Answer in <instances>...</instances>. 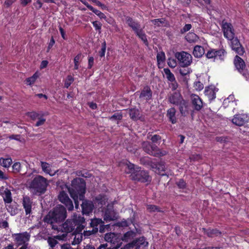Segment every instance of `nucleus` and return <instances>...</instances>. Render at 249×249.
Masks as SVG:
<instances>
[{"instance_id": "nucleus-1", "label": "nucleus", "mask_w": 249, "mask_h": 249, "mask_svg": "<svg viewBox=\"0 0 249 249\" xmlns=\"http://www.w3.org/2000/svg\"><path fill=\"white\" fill-rule=\"evenodd\" d=\"M85 219L82 215L73 213L71 219H68L64 223H61L58 225L57 229L53 230L64 232L66 236V233L72 231L75 226L76 231H81L85 228Z\"/></svg>"}, {"instance_id": "nucleus-2", "label": "nucleus", "mask_w": 249, "mask_h": 249, "mask_svg": "<svg viewBox=\"0 0 249 249\" xmlns=\"http://www.w3.org/2000/svg\"><path fill=\"white\" fill-rule=\"evenodd\" d=\"M65 208L61 205H57L44 217L43 221L50 225L53 230L57 229L58 225L62 223L67 217Z\"/></svg>"}, {"instance_id": "nucleus-3", "label": "nucleus", "mask_w": 249, "mask_h": 249, "mask_svg": "<svg viewBox=\"0 0 249 249\" xmlns=\"http://www.w3.org/2000/svg\"><path fill=\"white\" fill-rule=\"evenodd\" d=\"M74 201L75 208H78V200H83L86 192V182L84 179L76 178L71 181V186H66Z\"/></svg>"}, {"instance_id": "nucleus-4", "label": "nucleus", "mask_w": 249, "mask_h": 249, "mask_svg": "<svg viewBox=\"0 0 249 249\" xmlns=\"http://www.w3.org/2000/svg\"><path fill=\"white\" fill-rule=\"evenodd\" d=\"M127 169L125 172L130 174V178L132 180L146 182L151 180V177L148 173L144 170H141V167L129 162L126 164Z\"/></svg>"}, {"instance_id": "nucleus-5", "label": "nucleus", "mask_w": 249, "mask_h": 249, "mask_svg": "<svg viewBox=\"0 0 249 249\" xmlns=\"http://www.w3.org/2000/svg\"><path fill=\"white\" fill-rule=\"evenodd\" d=\"M48 182L47 179L40 175H37L29 183V188L31 192L35 194H44L46 190Z\"/></svg>"}, {"instance_id": "nucleus-6", "label": "nucleus", "mask_w": 249, "mask_h": 249, "mask_svg": "<svg viewBox=\"0 0 249 249\" xmlns=\"http://www.w3.org/2000/svg\"><path fill=\"white\" fill-rule=\"evenodd\" d=\"M175 57L178 61L180 65L182 67L190 66L192 62V55L185 52L176 53Z\"/></svg>"}, {"instance_id": "nucleus-7", "label": "nucleus", "mask_w": 249, "mask_h": 249, "mask_svg": "<svg viewBox=\"0 0 249 249\" xmlns=\"http://www.w3.org/2000/svg\"><path fill=\"white\" fill-rule=\"evenodd\" d=\"M143 150L147 154L155 156L158 157L165 155V152L162 153L158 147L155 145H151L148 142H144L142 143Z\"/></svg>"}, {"instance_id": "nucleus-8", "label": "nucleus", "mask_w": 249, "mask_h": 249, "mask_svg": "<svg viewBox=\"0 0 249 249\" xmlns=\"http://www.w3.org/2000/svg\"><path fill=\"white\" fill-rule=\"evenodd\" d=\"M233 62L238 71L244 77L247 78L249 76V71L246 69V64L243 59L239 56L236 55Z\"/></svg>"}, {"instance_id": "nucleus-9", "label": "nucleus", "mask_w": 249, "mask_h": 249, "mask_svg": "<svg viewBox=\"0 0 249 249\" xmlns=\"http://www.w3.org/2000/svg\"><path fill=\"white\" fill-rule=\"evenodd\" d=\"M105 240L111 244V246L107 248H113L118 246L119 248L121 245L122 242L118 235L113 232L107 233L105 235Z\"/></svg>"}, {"instance_id": "nucleus-10", "label": "nucleus", "mask_w": 249, "mask_h": 249, "mask_svg": "<svg viewBox=\"0 0 249 249\" xmlns=\"http://www.w3.org/2000/svg\"><path fill=\"white\" fill-rule=\"evenodd\" d=\"M222 29L225 38L228 40L233 39L234 37V31L231 24L223 21Z\"/></svg>"}, {"instance_id": "nucleus-11", "label": "nucleus", "mask_w": 249, "mask_h": 249, "mask_svg": "<svg viewBox=\"0 0 249 249\" xmlns=\"http://www.w3.org/2000/svg\"><path fill=\"white\" fill-rule=\"evenodd\" d=\"M249 117L246 114H236L231 119L232 123L236 125L241 126L248 123Z\"/></svg>"}, {"instance_id": "nucleus-12", "label": "nucleus", "mask_w": 249, "mask_h": 249, "mask_svg": "<svg viewBox=\"0 0 249 249\" xmlns=\"http://www.w3.org/2000/svg\"><path fill=\"white\" fill-rule=\"evenodd\" d=\"M58 199L61 203L65 205L69 211H71L73 209L72 201L64 191H62L60 192L58 195Z\"/></svg>"}, {"instance_id": "nucleus-13", "label": "nucleus", "mask_w": 249, "mask_h": 249, "mask_svg": "<svg viewBox=\"0 0 249 249\" xmlns=\"http://www.w3.org/2000/svg\"><path fill=\"white\" fill-rule=\"evenodd\" d=\"M231 46L233 51L240 55H242L245 53V50L241 44L239 39L237 38H233L231 40Z\"/></svg>"}, {"instance_id": "nucleus-14", "label": "nucleus", "mask_w": 249, "mask_h": 249, "mask_svg": "<svg viewBox=\"0 0 249 249\" xmlns=\"http://www.w3.org/2000/svg\"><path fill=\"white\" fill-rule=\"evenodd\" d=\"M22 205L25 210V214L26 215H30L31 213H32L33 202L29 196H25L23 197Z\"/></svg>"}, {"instance_id": "nucleus-15", "label": "nucleus", "mask_w": 249, "mask_h": 249, "mask_svg": "<svg viewBox=\"0 0 249 249\" xmlns=\"http://www.w3.org/2000/svg\"><path fill=\"white\" fill-rule=\"evenodd\" d=\"M15 240L18 246L26 244L25 243L29 241L30 234L27 232H24L15 234Z\"/></svg>"}, {"instance_id": "nucleus-16", "label": "nucleus", "mask_w": 249, "mask_h": 249, "mask_svg": "<svg viewBox=\"0 0 249 249\" xmlns=\"http://www.w3.org/2000/svg\"><path fill=\"white\" fill-rule=\"evenodd\" d=\"M168 99L171 104L176 106L179 105L184 100L180 93L176 91L169 95Z\"/></svg>"}, {"instance_id": "nucleus-17", "label": "nucleus", "mask_w": 249, "mask_h": 249, "mask_svg": "<svg viewBox=\"0 0 249 249\" xmlns=\"http://www.w3.org/2000/svg\"><path fill=\"white\" fill-rule=\"evenodd\" d=\"M192 104L196 110L199 111L203 107V102L201 98L196 94H192L191 96Z\"/></svg>"}, {"instance_id": "nucleus-18", "label": "nucleus", "mask_w": 249, "mask_h": 249, "mask_svg": "<svg viewBox=\"0 0 249 249\" xmlns=\"http://www.w3.org/2000/svg\"><path fill=\"white\" fill-rule=\"evenodd\" d=\"M81 207L82 208V213L83 214H89L92 212L94 208V205L91 201H83Z\"/></svg>"}, {"instance_id": "nucleus-19", "label": "nucleus", "mask_w": 249, "mask_h": 249, "mask_svg": "<svg viewBox=\"0 0 249 249\" xmlns=\"http://www.w3.org/2000/svg\"><path fill=\"white\" fill-rule=\"evenodd\" d=\"M1 195L5 204H9L12 203L13 198L11 190L9 189L5 188L1 193Z\"/></svg>"}, {"instance_id": "nucleus-20", "label": "nucleus", "mask_w": 249, "mask_h": 249, "mask_svg": "<svg viewBox=\"0 0 249 249\" xmlns=\"http://www.w3.org/2000/svg\"><path fill=\"white\" fill-rule=\"evenodd\" d=\"M204 93L209 101H212L216 97V90L213 87H208L206 88Z\"/></svg>"}, {"instance_id": "nucleus-21", "label": "nucleus", "mask_w": 249, "mask_h": 249, "mask_svg": "<svg viewBox=\"0 0 249 249\" xmlns=\"http://www.w3.org/2000/svg\"><path fill=\"white\" fill-rule=\"evenodd\" d=\"M177 106H178L180 113L182 116H186L189 114L188 104L185 100H183L179 105H178Z\"/></svg>"}, {"instance_id": "nucleus-22", "label": "nucleus", "mask_w": 249, "mask_h": 249, "mask_svg": "<svg viewBox=\"0 0 249 249\" xmlns=\"http://www.w3.org/2000/svg\"><path fill=\"white\" fill-rule=\"evenodd\" d=\"M80 1L85 5L87 6V7L92 11L94 14H95L96 15H97L101 19H106V16L105 15L101 12V11L95 9L92 6L89 5L86 1H85L84 0H80Z\"/></svg>"}, {"instance_id": "nucleus-23", "label": "nucleus", "mask_w": 249, "mask_h": 249, "mask_svg": "<svg viewBox=\"0 0 249 249\" xmlns=\"http://www.w3.org/2000/svg\"><path fill=\"white\" fill-rule=\"evenodd\" d=\"M152 97V91L148 87H145L142 91L140 98L146 101L150 100Z\"/></svg>"}, {"instance_id": "nucleus-24", "label": "nucleus", "mask_w": 249, "mask_h": 249, "mask_svg": "<svg viewBox=\"0 0 249 249\" xmlns=\"http://www.w3.org/2000/svg\"><path fill=\"white\" fill-rule=\"evenodd\" d=\"M65 237V234H63L62 235H56L53 237H49L47 242L49 246L53 248L57 244V240H61Z\"/></svg>"}, {"instance_id": "nucleus-25", "label": "nucleus", "mask_w": 249, "mask_h": 249, "mask_svg": "<svg viewBox=\"0 0 249 249\" xmlns=\"http://www.w3.org/2000/svg\"><path fill=\"white\" fill-rule=\"evenodd\" d=\"M126 23L128 26L132 29L134 32H136L141 28L140 24L131 18L127 17L126 18Z\"/></svg>"}, {"instance_id": "nucleus-26", "label": "nucleus", "mask_w": 249, "mask_h": 249, "mask_svg": "<svg viewBox=\"0 0 249 249\" xmlns=\"http://www.w3.org/2000/svg\"><path fill=\"white\" fill-rule=\"evenodd\" d=\"M176 110L174 107L169 108L167 111V117L172 124H174L177 123V118L176 117Z\"/></svg>"}, {"instance_id": "nucleus-27", "label": "nucleus", "mask_w": 249, "mask_h": 249, "mask_svg": "<svg viewBox=\"0 0 249 249\" xmlns=\"http://www.w3.org/2000/svg\"><path fill=\"white\" fill-rule=\"evenodd\" d=\"M204 53L205 51L203 47L196 45L194 48L193 53L195 57L200 58L204 54Z\"/></svg>"}, {"instance_id": "nucleus-28", "label": "nucleus", "mask_w": 249, "mask_h": 249, "mask_svg": "<svg viewBox=\"0 0 249 249\" xmlns=\"http://www.w3.org/2000/svg\"><path fill=\"white\" fill-rule=\"evenodd\" d=\"M128 111L130 117L132 120L137 121L140 119V114L139 109L134 108L129 109Z\"/></svg>"}, {"instance_id": "nucleus-29", "label": "nucleus", "mask_w": 249, "mask_h": 249, "mask_svg": "<svg viewBox=\"0 0 249 249\" xmlns=\"http://www.w3.org/2000/svg\"><path fill=\"white\" fill-rule=\"evenodd\" d=\"M41 167L42 171L46 174H49L51 176H53L54 173H52L51 165L46 162L41 161Z\"/></svg>"}, {"instance_id": "nucleus-30", "label": "nucleus", "mask_w": 249, "mask_h": 249, "mask_svg": "<svg viewBox=\"0 0 249 249\" xmlns=\"http://www.w3.org/2000/svg\"><path fill=\"white\" fill-rule=\"evenodd\" d=\"M135 33L146 45H148V42L146 38V36L143 31L142 28H140L138 30L135 32Z\"/></svg>"}, {"instance_id": "nucleus-31", "label": "nucleus", "mask_w": 249, "mask_h": 249, "mask_svg": "<svg viewBox=\"0 0 249 249\" xmlns=\"http://www.w3.org/2000/svg\"><path fill=\"white\" fill-rule=\"evenodd\" d=\"M77 233H75L73 234V239L71 241V244L72 245H75L79 244L83 240V234L80 233L81 231H77Z\"/></svg>"}, {"instance_id": "nucleus-32", "label": "nucleus", "mask_w": 249, "mask_h": 249, "mask_svg": "<svg viewBox=\"0 0 249 249\" xmlns=\"http://www.w3.org/2000/svg\"><path fill=\"white\" fill-rule=\"evenodd\" d=\"M186 40L190 43H195L198 41V36L194 33L190 32L185 36Z\"/></svg>"}, {"instance_id": "nucleus-33", "label": "nucleus", "mask_w": 249, "mask_h": 249, "mask_svg": "<svg viewBox=\"0 0 249 249\" xmlns=\"http://www.w3.org/2000/svg\"><path fill=\"white\" fill-rule=\"evenodd\" d=\"M116 218L114 211L107 210L105 212L104 219L107 221H110L115 220Z\"/></svg>"}, {"instance_id": "nucleus-34", "label": "nucleus", "mask_w": 249, "mask_h": 249, "mask_svg": "<svg viewBox=\"0 0 249 249\" xmlns=\"http://www.w3.org/2000/svg\"><path fill=\"white\" fill-rule=\"evenodd\" d=\"M216 58H218L221 61H223L227 55V52L224 49H221L218 50H216Z\"/></svg>"}, {"instance_id": "nucleus-35", "label": "nucleus", "mask_w": 249, "mask_h": 249, "mask_svg": "<svg viewBox=\"0 0 249 249\" xmlns=\"http://www.w3.org/2000/svg\"><path fill=\"white\" fill-rule=\"evenodd\" d=\"M12 159L10 158L0 159V164L5 168H8L12 164Z\"/></svg>"}, {"instance_id": "nucleus-36", "label": "nucleus", "mask_w": 249, "mask_h": 249, "mask_svg": "<svg viewBox=\"0 0 249 249\" xmlns=\"http://www.w3.org/2000/svg\"><path fill=\"white\" fill-rule=\"evenodd\" d=\"M166 170L165 165L164 163L160 162L157 164V169L155 170V172L161 175H164V172Z\"/></svg>"}, {"instance_id": "nucleus-37", "label": "nucleus", "mask_w": 249, "mask_h": 249, "mask_svg": "<svg viewBox=\"0 0 249 249\" xmlns=\"http://www.w3.org/2000/svg\"><path fill=\"white\" fill-rule=\"evenodd\" d=\"M163 71L166 76L168 80L170 81H174L176 79L173 73H172L170 70L168 68H164Z\"/></svg>"}, {"instance_id": "nucleus-38", "label": "nucleus", "mask_w": 249, "mask_h": 249, "mask_svg": "<svg viewBox=\"0 0 249 249\" xmlns=\"http://www.w3.org/2000/svg\"><path fill=\"white\" fill-rule=\"evenodd\" d=\"M104 223V222L101 219L99 218H94L91 220L90 225L93 228H98V226Z\"/></svg>"}, {"instance_id": "nucleus-39", "label": "nucleus", "mask_w": 249, "mask_h": 249, "mask_svg": "<svg viewBox=\"0 0 249 249\" xmlns=\"http://www.w3.org/2000/svg\"><path fill=\"white\" fill-rule=\"evenodd\" d=\"M82 55L81 53H78L74 58V69L78 70L79 67V62L82 60Z\"/></svg>"}, {"instance_id": "nucleus-40", "label": "nucleus", "mask_w": 249, "mask_h": 249, "mask_svg": "<svg viewBox=\"0 0 249 249\" xmlns=\"http://www.w3.org/2000/svg\"><path fill=\"white\" fill-rule=\"evenodd\" d=\"M135 244L138 246H142L143 247H146L148 246V242L146 241L144 237H141L136 240Z\"/></svg>"}, {"instance_id": "nucleus-41", "label": "nucleus", "mask_w": 249, "mask_h": 249, "mask_svg": "<svg viewBox=\"0 0 249 249\" xmlns=\"http://www.w3.org/2000/svg\"><path fill=\"white\" fill-rule=\"evenodd\" d=\"M5 207L11 215H15L17 213V209L14 208L11 204H5Z\"/></svg>"}, {"instance_id": "nucleus-42", "label": "nucleus", "mask_w": 249, "mask_h": 249, "mask_svg": "<svg viewBox=\"0 0 249 249\" xmlns=\"http://www.w3.org/2000/svg\"><path fill=\"white\" fill-rule=\"evenodd\" d=\"M157 59L159 65H160L161 63H163L165 59V55L164 53L161 52L158 53L157 55Z\"/></svg>"}, {"instance_id": "nucleus-43", "label": "nucleus", "mask_w": 249, "mask_h": 249, "mask_svg": "<svg viewBox=\"0 0 249 249\" xmlns=\"http://www.w3.org/2000/svg\"><path fill=\"white\" fill-rule=\"evenodd\" d=\"M216 49H210L206 53V56L208 59H216Z\"/></svg>"}, {"instance_id": "nucleus-44", "label": "nucleus", "mask_w": 249, "mask_h": 249, "mask_svg": "<svg viewBox=\"0 0 249 249\" xmlns=\"http://www.w3.org/2000/svg\"><path fill=\"white\" fill-rule=\"evenodd\" d=\"M21 170V164L19 162H16L12 166V172L14 173H18Z\"/></svg>"}, {"instance_id": "nucleus-45", "label": "nucleus", "mask_w": 249, "mask_h": 249, "mask_svg": "<svg viewBox=\"0 0 249 249\" xmlns=\"http://www.w3.org/2000/svg\"><path fill=\"white\" fill-rule=\"evenodd\" d=\"M146 209L149 212H160V209L154 205H147Z\"/></svg>"}, {"instance_id": "nucleus-46", "label": "nucleus", "mask_w": 249, "mask_h": 249, "mask_svg": "<svg viewBox=\"0 0 249 249\" xmlns=\"http://www.w3.org/2000/svg\"><path fill=\"white\" fill-rule=\"evenodd\" d=\"M98 231V228H93L91 231L89 230L84 231V236L85 237H89L91 235L94 234L96 233Z\"/></svg>"}, {"instance_id": "nucleus-47", "label": "nucleus", "mask_w": 249, "mask_h": 249, "mask_svg": "<svg viewBox=\"0 0 249 249\" xmlns=\"http://www.w3.org/2000/svg\"><path fill=\"white\" fill-rule=\"evenodd\" d=\"M38 75L36 73H35L32 76L26 79L27 84L29 85H31L34 84L36 80Z\"/></svg>"}, {"instance_id": "nucleus-48", "label": "nucleus", "mask_w": 249, "mask_h": 249, "mask_svg": "<svg viewBox=\"0 0 249 249\" xmlns=\"http://www.w3.org/2000/svg\"><path fill=\"white\" fill-rule=\"evenodd\" d=\"M41 114H42L41 113L35 111L29 112L28 113V116L33 120L37 119L41 115Z\"/></svg>"}, {"instance_id": "nucleus-49", "label": "nucleus", "mask_w": 249, "mask_h": 249, "mask_svg": "<svg viewBox=\"0 0 249 249\" xmlns=\"http://www.w3.org/2000/svg\"><path fill=\"white\" fill-rule=\"evenodd\" d=\"M151 21L157 26H160L164 23L165 20L163 18H158L151 20Z\"/></svg>"}, {"instance_id": "nucleus-50", "label": "nucleus", "mask_w": 249, "mask_h": 249, "mask_svg": "<svg viewBox=\"0 0 249 249\" xmlns=\"http://www.w3.org/2000/svg\"><path fill=\"white\" fill-rule=\"evenodd\" d=\"M74 78L71 75H68L65 82V87L68 88L71 84L73 82Z\"/></svg>"}, {"instance_id": "nucleus-51", "label": "nucleus", "mask_w": 249, "mask_h": 249, "mask_svg": "<svg viewBox=\"0 0 249 249\" xmlns=\"http://www.w3.org/2000/svg\"><path fill=\"white\" fill-rule=\"evenodd\" d=\"M123 118V115L121 113H115L112 116H111L110 118V120H121Z\"/></svg>"}, {"instance_id": "nucleus-52", "label": "nucleus", "mask_w": 249, "mask_h": 249, "mask_svg": "<svg viewBox=\"0 0 249 249\" xmlns=\"http://www.w3.org/2000/svg\"><path fill=\"white\" fill-rule=\"evenodd\" d=\"M92 23L95 30L98 31L99 33H100L101 32V30L102 26V23L98 21H93Z\"/></svg>"}, {"instance_id": "nucleus-53", "label": "nucleus", "mask_w": 249, "mask_h": 249, "mask_svg": "<svg viewBox=\"0 0 249 249\" xmlns=\"http://www.w3.org/2000/svg\"><path fill=\"white\" fill-rule=\"evenodd\" d=\"M43 114H42L38 118V121L36 123L35 126H39L43 125L45 122H46V119L43 117Z\"/></svg>"}, {"instance_id": "nucleus-54", "label": "nucleus", "mask_w": 249, "mask_h": 249, "mask_svg": "<svg viewBox=\"0 0 249 249\" xmlns=\"http://www.w3.org/2000/svg\"><path fill=\"white\" fill-rule=\"evenodd\" d=\"M167 64H168V65L172 68H174L177 66L176 60L174 58H168V61H167Z\"/></svg>"}, {"instance_id": "nucleus-55", "label": "nucleus", "mask_w": 249, "mask_h": 249, "mask_svg": "<svg viewBox=\"0 0 249 249\" xmlns=\"http://www.w3.org/2000/svg\"><path fill=\"white\" fill-rule=\"evenodd\" d=\"M106 50V43L105 42H104L102 44V47L101 51H99V53L100 57H102L105 56V52Z\"/></svg>"}, {"instance_id": "nucleus-56", "label": "nucleus", "mask_w": 249, "mask_h": 249, "mask_svg": "<svg viewBox=\"0 0 249 249\" xmlns=\"http://www.w3.org/2000/svg\"><path fill=\"white\" fill-rule=\"evenodd\" d=\"M134 233L132 231H127L124 235L123 240L128 241L133 236Z\"/></svg>"}, {"instance_id": "nucleus-57", "label": "nucleus", "mask_w": 249, "mask_h": 249, "mask_svg": "<svg viewBox=\"0 0 249 249\" xmlns=\"http://www.w3.org/2000/svg\"><path fill=\"white\" fill-rule=\"evenodd\" d=\"M150 160L151 159L149 157H144L141 159L140 162L142 164L147 166Z\"/></svg>"}, {"instance_id": "nucleus-58", "label": "nucleus", "mask_w": 249, "mask_h": 249, "mask_svg": "<svg viewBox=\"0 0 249 249\" xmlns=\"http://www.w3.org/2000/svg\"><path fill=\"white\" fill-rule=\"evenodd\" d=\"M192 28V25L191 24H186L180 30V33L184 34L186 32L189 31Z\"/></svg>"}, {"instance_id": "nucleus-59", "label": "nucleus", "mask_w": 249, "mask_h": 249, "mask_svg": "<svg viewBox=\"0 0 249 249\" xmlns=\"http://www.w3.org/2000/svg\"><path fill=\"white\" fill-rule=\"evenodd\" d=\"M104 247V245H100L97 249H96L94 246L88 244L85 246L83 249H101Z\"/></svg>"}, {"instance_id": "nucleus-60", "label": "nucleus", "mask_w": 249, "mask_h": 249, "mask_svg": "<svg viewBox=\"0 0 249 249\" xmlns=\"http://www.w3.org/2000/svg\"><path fill=\"white\" fill-rule=\"evenodd\" d=\"M195 89L197 90H201L203 88V84L199 81L196 82L194 83Z\"/></svg>"}, {"instance_id": "nucleus-61", "label": "nucleus", "mask_w": 249, "mask_h": 249, "mask_svg": "<svg viewBox=\"0 0 249 249\" xmlns=\"http://www.w3.org/2000/svg\"><path fill=\"white\" fill-rule=\"evenodd\" d=\"M178 186L181 189H184L186 187V183L183 179H179L178 181L177 182Z\"/></svg>"}, {"instance_id": "nucleus-62", "label": "nucleus", "mask_w": 249, "mask_h": 249, "mask_svg": "<svg viewBox=\"0 0 249 249\" xmlns=\"http://www.w3.org/2000/svg\"><path fill=\"white\" fill-rule=\"evenodd\" d=\"M161 139V137L160 136V135H153L151 138V140L152 141V142L154 143H156L158 141H160V140Z\"/></svg>"}, {"instance_id": "nucleus-63", "label": "nucleus", "mask_w": 249, "mask_h": 249, "mask_svg": "<svg viewBox=\"0 0 249 249\" xmlns=\"http://www.w3.org/2000/svg\"><path fill=\"white\" fill-rule=\"evenodd\" d=\"M190 71L189 69H181L179 70V73L182 76L186 75L188 74H189Z\"/></svg>"}, {"instance_id": "nucleus-64", "label": "nucleus", "mask_w": 249, "mask_h": 249, "mask_svg": "<svg viewBox=\"0 0 249 249\" xmlns=\"http://www.w3.org/2000/svg\"><path fill=\"white\" fill-rule=\"evenodd\" d=\"M94 63V58L92 56H90L88 59V69H91Z\"/></svg>"}]
</instances>
